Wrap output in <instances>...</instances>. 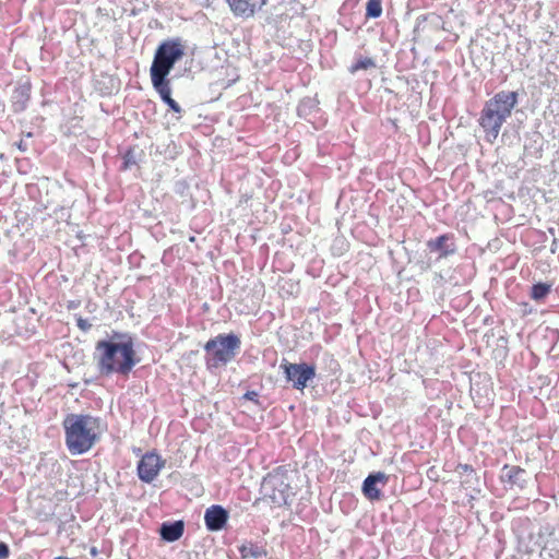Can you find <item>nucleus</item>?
<instances>
[{
    "mask_svg": "<svg viewBox=\"0 0 559 559\" xmlns=\"http://www.w3.org/2000/svg\"><path fill=\"white\" fill-rule=\"evenodd\" d=\"M160 535L167 542H175V523L163 524Z\"/></svg>",
    "mask_w": 559,
    "mask_h": 559,
    "instance_id": "nucleus-21",
    "label": "nucleus"
},
{
    "mask_svg": "<svg viewBox=\"0 0 559 559\" xmlns=\"http://www.w3.org/2000/svg\"><path fill=\"white\" fill-rule=\"evenodd\" d=\"M230 9V11L236 16H241L245 19L251 17L254 15L257 9H261L264 7L269 0H260L259 5L252 0H225Z\"/></svg>",
    "mask_w": 559,
    "mask_h": 559,
    "instance_id": "nucleus-11",
    "label": "nucleus"
},
{
    "mask_svg": "<svg viewBox=\"0 0 559 559\" xmlns=\"http://www.w3.org/2000/svg\"><path fill=\"white\" fill-rule=\"evenodd\" d=\"M388 481V476L378 472L376 474H370L362 484V492L365 497L371 501L381 500L382 495L379 488H377V483L385 484Z\"/></svg>",
    "mask_w": 559,
    "mask_h": 559,
    "instance_id": "nucleus-14",
    "label": "nucleus"
},
{
    "mask_svg": "<svg viewBox=\"0 0 559 559\" xmlns=\"http://www.w3.org/2000/svg\"><path fill=\"white\" fill-rule=\"evenodd\" d=\"M261 495L263 501L274 507L287 504L290 496V486L287 475L280 469L269 473L262 480Z\"/></svg>",
    "mask_w": 559,
    "mask_h": 559,
    "instance_id": "nucleus-6",
    "label": "nucleus"
},
{
    "mask_svg": "<svg viewBox=\"0 0 559 559\" xmlns=\"http://www.w3.org/2000/svg\"><path fill=\"white\" fill-rule=\"evenodd\" d=\"M90 554H91L93 557L97 556V554H98L97 548H96V547H92V548H91V550H90Z\"/></svg>",
    "mask_w": 559,
    "mask_h": 559,
    "instance_id": "nucleus-27",
    "label": "nucleus"
},
{
    "mask_svg": "<svg viewBox=\"0 0 559 559\" xmlns=\"http://www.w3.org/2000/svg\"><path fill=\"white\" fill-rule=\"evenodd\" d=\"M243 399L258 403V393L255 391H248L243 394Z\"/></svg>",
    "mask_w": 559,
    "mask_h": 559,
    "instance_id": "nucleus-24",
    "label": "nucleus"
},
{
    "mask_svg": "<svg viewBox=\"0 0 559 559\" xmlns=\"http://www.w3.org/2000/svg\"><path fill=\"white\" fill-rule=\"evenodd\" d=\"M281 369L283 370L285 379L298 391H304L308 385V382L313 380L316 377V367L305 362L293 364L287 360H283Z\"/></svg>",
    "mask_w": 559,
    "mask_h": 559,
    "instance_id": "nucleus-7",
    "label": "nucleus"
},
{
    "mask_svg": "<svg viewBox=\"0 0 559 559\" xmlns=\"http://www.w3.org/2000/svg\"><path fill=\"white\" fill-rule=\"evenodd\" d=\"M526 471L518 465H503L501 469L500 479L502 483L509 485L511 488L518 487L523 489L525 487Z\"/></svg>",
    "mask_w": 559,
    "mask_h": 559,
    "instance_id": "nucleus-10",
    "label": "nucleus"
},
{
    "mask_svg": "<svg viewBox=\"0 0 559 559\" xmlns=\"http://www.w3.org/2000/svg\"><path fill=\"white\" fill-rule=\"evenodd\" d=\"M518 103L515 92H499L486 102L479 118V124L486 133V140L492 143L499 135L502 124L511 116Z\"/></svg>",
    "mask_w": 559,
    "mask_h": 559,
    "instance_id": "nucleus-3",
    "label": "nucleus"
},
{
    "mask_svg": "<svg viewBox=\"0 0 559 559\" xmlns=\"http://www.w3.org/2000/svg\"><path fill=\"white\" fill-rule=\"evenodd\" d=\"M135 146H132V147H129L123 156H122V166H121V169L122 170H128L130 169L131 167L138 165V155H136V152H135Z\"/></svg>",
    "mask_w": 559,
    "mask_h": 559,
    "instance_id": "nucleus-17",
    "label": "nucleus"
},
{
    "mask_svg": "<svg viewBox=\"0 0 559 559\" xmlns=\"http://www.w3.org/2000/svg\"><path fill=\"white\" fill-rule=\"evenodd\" d=\"M459 474L473 473L474 468L469 464H459L455 468Z\"/></svg>",
    "mask_w": 559,
    "mask_h": 559,
    "instance_id": "nucleus-22",
    "label": "nucleus"
},
{
    "mask_svg": "<svg viewBox=\"0 0 559 559\" xmlns=\"http://www.w3.org/2000/svg\"><path fill=\"white\" fill-rule=\"evenodd\" d=\"M239 552L242 558H260L266 556V550L253 543L243 544L239 548Z\"/></svg>",
    "mask_w": 559,
    "mask_h": 559,
    "instance_id": "nucleus-15",
    "label": "nucleus"
},
{
    "mask_svg": "<svg viewBox=\"0 0 559 559\" xmlns=\"http://www.w3.org/2000/svg\"><path fill=\"white\" fill-rule=\"evenodd\" d=\"M78 326H79V329H81L82 331H87V330L91 328V324H90L86 320H84V319L80 318V319L78 320Z\"/></svg>",
    "mask_w": 559,
    "mask_h": 559,
    "instance_id": "nucleus-25",
    "label": "nucleus"
},
{
    "mask_svg": "<svg viewBox=\"0 0 559 559\" xmlns=\"http://www.w3.org/2000/svg\"><path fill=\"white\" fill-rule=\"evenodd\" d=\"M32 84L29 81L19 84L12 92L11 103L14 112L24 111L31 99Z\"/></svg>",
    "mask_w": 559,
    "mask_h": 559,
    "instance_id": "nucleus-13",
    "label": "nucleus"
},
{
    "mask_svg": "<svg viewBox=\"0 0 559 559\" xmlns=\"http://www.w3.org/2000/svg\"><path fill=\"white\" fill-rule=\"evenodd\" d=\"M163 465L164 463L157 454L146 453L138 464V475L143 481L150 483L157 476Z\"/></svg>",
    "mask_w": 559,
    "mask_h": 559,
    "instance_id": "nucleus-8",
    "label": "nucleus"
},
{
    "mask_svg": "<svg viewBox=\"0 0 559 559\" xmlns=\"http://www.w3.org/2000/svg\"><path fill=\"white\" fill-rule=\"evenodd\" d=\"M176 56H177V64L183 62L185 63V70L186 71L187 70L191 71L192 64H193V59L190 58L187 53L183 52V50H182V48H181L179 43H177Z\"/></svg>",
    "mask_w": 559,
    "mask_h": 559,
    "instance_id": "nucleus-20",
    "label": "nucleus"
},
{
    "mask_svg": "<svg viewBox=\"0 0 559 559\" xmlns=\"http://www.w3.org/2000/svg\"><path fill=\"white\" fill-rule=\"evenodd\" d=\"M10 555L9 547L5 543H0V559H7Z\"/></svg>",
    "mask_w": 559,
    "mask_h": 559,
    "instance_id": "nucleus-23",
    "label": "nucleus"
},
{
    "mask_svg": "<svg viewBox=\"0 0 559 559\" xmlns=\"http://www.w3.org/2000/svg\"><path fill=\"white\" fill-rule=\"evenodd\" d=\"M240 338L236 334H218L206 342L204 349L207 365L212 368L225 366L231 361L240 348Z\"/></svg>",
    "mask_w": 559,
    "mask_h": 559,
    "instance_id": "nucleus-5",
    "label": "nucleus"
},
{
    "mask_svg": "<svg viewBox=\"0 0 559 559\" xmlns=\"http://www.w3.org/2000/svg\"><path fill=\"white\" fill-rule=\"evenodd\" d=\"M66 445L71 454H83L99 441L105 426L88 414H70L63 420Z\"/></svg>",
    "mask_w": 559,
    "mask_h": 559,
    "instance_id": "nucleus-2",
    "label": "nucleus"
},
{
    "mask_svg": "<svg viewBox=\"0 0 559 559\" xmlns=\"http://www.w3.org/2000/svg\"><path fill=\"white\" fill-rule=\"evenodd\" d=\"M183 532V522L177 521V539L182 535Z\"/></svg>",
    "mask_w": 559,
    "mask_h": 559,
    "instance_id": "nucleus-26",
    "label": "nucleus"
},
{
    "mask_svg": "<svg viewBox=\"0 0 559 559\" xmlns=\"http://www.w3.org/2000/svg\"><path fill=\"white\" fill-rule=\"evenodd\" d=\"M228 512L221 506H212L206 509L204 521L207 530L221 531L227 523Z\"/></svg>",
    "mask_w": 559,
    "mask_h": 559,
    "instance_id": "nucleus-12",
    "label": "nucleus"
},
{
    "mask_svg": "<svg viewBox=\"0 0 559 559\" xmlns=\"http://www.w3.org/2000/svg\"><path fill=\"white\" fill-rule=\"evenodd\" d=\"M95 360L102 376H129L140 361L133 336L112 331L109 338L96 343Z\"/></svg>",
    "mask_w": 559,
    "mask_h": 559,
    "instance_id": "nucleus-1",
    "label": "nucleus"
},
{
    "mask_svg": "<svg viewBox=\"0 0 559 559\" xmlns=\"http://www.w3.org/2000/svg\"><path fill=\"white\" fill-rule=\"evenodd\" d=\"M382 14L381 0H368L366 4V16L368 19H377Z\"/></svg>",
    "mask_w": 559,
    "mask_h": 559,
    "instance_id": "nucleus-18",
    "label": "nucleus"
},
{
    "mask_svg": "<svg viewBox=\"0 0 559 559\" xmlns=\"http://www.w3.org/2000/svg\"><path fill=\"white\" fill-rule=\"evenodd\" d=\"M174 64L175 41L168 40L158 46L150 72L153 87L173 109H175V99L171 97L170 80L167 79V75Z\"/></svg>",
    "mask_w": 559,
    "mask_h": 559,
    "instance_id": "nucleus-4",
    "label": "nucleus"
},
{
    "mask_svg": "<svg viewBox=\"0 0 559 559\" xmlns=\"http://www.w3.org/2000/svg\"><path fill=\"white\" fill-rule=\"evenodd\" d=\"M372 68H376L374 60L370 57H364V58L357 59L356 62H354L349 67V72L352 74H354L360 70H368V69H372Z\"/></svg>",
    "mask_w": 559,
    "mask_h": 559,
    "instance_id": "nucleus-16",
    "label": "nucleus"
},
{
    "mask_svg": "<svg viewBox=\"0 0 559 559\" xmlns=\"http://www.w3.org/2000/svg\"><path fill=\"white\" fill-rule=\"evenodd\" d=\"M452 234H443L435 239L427 241V247L431 252H439V259L447 258L455 252V245Z\"/></svg>",
    "mask_w": 559,
    "mask_h": 559,
    "instance_id": "nucleus-9",
    "label": "nucleus"
},
{
    "mask_svg": "<svg viewBox=\"0 0 559 559\" xmlns=\"http://www.w3.org/2000/svg\"><path fill=\"white\" fill-rule=\"evenodd\" d=\"M550 292V285L538 283L532 286L531 297L534 300H540L546 297Z\"/></svg>",
    "mask_w": 559,
    "mask_h": 559,
    "instance_id": "nucleus-19",
    "label": "nucleus"
}]
</instances>
